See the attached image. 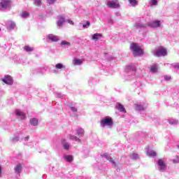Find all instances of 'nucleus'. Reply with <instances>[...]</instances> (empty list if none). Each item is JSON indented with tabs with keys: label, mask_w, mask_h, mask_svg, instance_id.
I'll list each match as a JSON object with an SVG mask.
<instances>
[{
	"label": "nucleus",
	"mask_w": 179,
	"mask_h": 179,
	"mask_svg": "<svg viewBox=\"0 0 179 179\" xmlns=\"http://www.w3.org/2000/svg\"><path fill=\"white\" fill-rule=\"evenodd\" d=\"M0 31H1V29H0Z\"/></svg>",
	"instance_id": "obj_43"
},
{
	"label": "nucleus",
	"mask_w": 179,
	"mask_h": 179,
	"mask_svg": "<svg viewBox=\"0 0 179 179\" xmlns=\"http://www.w3.org/2000/svg\"><path fill=\"white\" fill-rule=\"evenodd\" d=\"M69 138L70 141H76V142H81L80 139L75 136L69 135Z\"/></svg>",
	"instance_id": "obj_17"
},
{
	"label": "nucleus",
	"mask_w": 179,
	"mask_h": 179,
	"mask_svg": "<svg viewBox=\"0 0 179 179\" xmlns=\"http://www.w3.org/2000/svg\"><path fill=\"white\" fill-rule=\"evenodd\" d=\"M15 27H16V24L13 22H11L10 23V27H9L10 30L15 29Z\"/></svg>",
	"instance_id": "obj_26"
},
{
	"label": "nucleus",
	"mask_w": 179,
	"mask_h": 179,
	"mask_svg": "<svg viewBox=\"0 0 179 179\" xmlns=\"http://www.w3.org/2000/svg\"><path fill=\"white\" fill-rule=\"evenodd\" d=\"M1 174H2V168L0 166V177H1Z\"/></svg>",
	"instance_id": "obj_41"
},
{
	"label": "nucleus",
	"mask_w": 179,
	"mask_h": 179,
	"mask_svg": "<svg viewBox=\"0 0 179 179\" xmlns=\"http://www.w3.org/2000/svg\"><path fill=\"white\" fill-rule=\"evenodd\" d=\"M102 36L101 34H94L92 36V40L94 41H99V39Z\"/></svg>",
	"instance_id": "obj_16"
},
{
	"label": "nucleus",
	"mask_w": 179,
	"mask_h": 179,
	"mask_svg": "<svg viewBox=\"0 0 179 179\" xmlns=\"http://www.w3.org/2000/svg\"><path fill=\"white\" fill-rule=\"evenodd\" d=\"M64 68V65L61 63H58L56 64V69H62Z\"/></svg>",
	"instance_id": "obj_27"
},
{
	"label": "nucleus",
	"mask_w": 179,
	"mask_h": 179,
	"mask_svg": "<svg viewBox=\"0 0 179 179\" xmlns=\"http://www.w3.org/2000/svg\"><path fill=\"white\" fill-rule=\"evenodd\" d=\"M148 156L150 157H156V156H157V153H156V152H155V151H151L150 152H149L148 154Z\"/></svg>",
	"instance_id": "obj_24"
},
{
	"label": "nucleus",
	"mask_w": 179,
	"mask_h": 179,
	"mask_svg": "<svg viewBox=\"0 0 179 179\" xmlns=\"http://www.w3.org/2000/svg\"><path fill=\"white\" fill-rule=\"evenodd\" d=\"M12 5V0H1L0 9H9Z\"/></svg>",
	"instance_id": "obj_3"
},
{
	"label": "nucleus",
	"mask_w": 179,
	"mask_h": 179,
	"mask_svg": "<svg viewBox=\"0 0 179 179\" xmlns=\"http://www.w3.org/2000/svg\"><path fill=\"white\" fill-rule=\"evenodd\" d=\"M30 124L34 127H37V125H38V120L36 118H32L30 120Z\"/></svg>",
	"instance_id": "obj_14"
},
{
	"label": "nucleus",
	"mask_w": 179,
	"mask_h": 179,
	"mask_svg": "<svg viewBox=\"0 0 179 179\" xmlns=\"http://www.w3.org/2000/svg\"><path fill=\"white\" fill-rule=\"evenodd\" d=\"M173 68H175V69H179V64L173 66Z\"/></svg>",
	"instance_id": "obj_40"
},
{
	"label": "nucleus",
	"mask_w": 179,
	"mask_h": 179,
	"mask_svg": "<svg viewBox=\"0 0 179 179\" xmlns=\"http://www.w3.org/2000/svg\"><path fill=\"white\" fill-rule=\"evenodd\" d=\"M71 110L73 111V113H76V111H78V108H76L75 106H71Z\"/></svg>",
	"instance_id": "obj_32"
},
{
	"label": "nucleus",
	"mask_w": 179,
	"mask_h": 179,
	"mask_svg": "<svg viewBox=\"0 0 179 179\" xmlns=\"http://www.w3.org/2000/svg\"><path fill=\"white\" fill-rule=\"evenodd\" d=\"M77 134L79 136H83L85 135V130L83 129H77Z\"/></svg>",
	"instance_id": "obj_20"
},
{
	"label": "nucleus",
	"mask_w": 179,
	"mask_h": 179,
	"mask_svg": "<svg viewBox=\"0 0 179 179\" xmlns=\"http://www.w3.org/2000/svg\"><path fill=\"white\" fill-rule=\"evenodd\" d=\"M130 48H131V51H133V55H134V57H138L139 55H143V49L141 48V46H139V44L132 43L130 45Z\"/></svg>",
	"instance_id": "obj_1"
},
{
	"label": "nucleus",
	"mask_w": 179,
	"mask_h": 179,
	"mask_svg": "<svg viewBox=\"0 0 179 179\" xmlns=\"http://www.w3.org/2000/svg\"><path fill=\"white\" fill-rule=\"evenodd\" d=\"M64 159L66 162H69V163L73 162V157L72 155H66L64 156Z\"/></svg>",
	"instance_id": "obj_18"
},
{
	"label": "nucleus",
	"mask_w": 179,
	"mask_h": 179,
	"mask_svg": "<svg viewBox=\"0 0 179 179\" xmlns=\"http://www.w3.org/2000/svg\"><path fill=\"white\" fill-rule=\"evenodd\" d=\"M108 160H109V162H110V163H113V164H115V161H114V159H113V158H111V157H109V159H108Z\"/></svg>",
	"instance_id": "obj_33"
},
{
	"label": "nucleus",
	"mask_w": 179,
	"mask_h": 179,
	"mask_svg": "<svg viewBox=\"0 0 179 179\" xmlns=\"http://www.w3.org/2000/svg\"><path fill=\"white\" fill-rule=\"evenodd\" d=\"M152 5H157V0H152Z\"/></svg>",
	"instance_id": "obj_37"
},
{
	"label": "nucleus",
	"mask_w": 179,
	"mask_h": 179,
	"mask_svg": "<svg viewBox=\"0 0 179 179\" xmlns=\"http://www.w3.org/2000/svg\"><path fill=\"white\" fill-rule=\"evenodd\" d=\"M165 80H170L171 79V76H164Z\"/></svg>",
	"instance_id": "obj_36"
},
{
	"label": "nucleus",
	"mask_w": 179,
	"mask_h": 179,
	"mask_svg": "<svg viewBox=\"0 0 179 179\" xmlns=\"http://www.w3.org/2000/svg\"><path fill=\"white\" fill-rule=\"evenodd\" d=\"M62 142L63 143L64 149H65V150H69V143H66L65 140H62Z\"/></svg>",
	"instance_id": "obj_19"
},
{
	"label": "nucleus",
	"mask_w": 179,
	"mask_h": 179,
	"mask_svg": "<svg viewBox=\"0 0 179 179\" xmlns=\"http://www.w3.org/2000/svg\"><path fill=\"white\" fill-rule=\"evenodd\" d=\"M68 23H69V24H71L72 26H73V24H74L73 21H72L71 20H68Z\"/></svg>",
	"instance_id": "obj_39"
},
{
	"label": "nucleus",
	"mask_w": 179,
	"mask_h": 179,
	"mask_svg": "<svg viewBox=\"0 0 179 179\" xmlns=\"http://www.w3.org/2000/svg\"><path fill=\"white\" fill-rule=\"evenodd\" d=\"M15 173H17V174L20 176V173H22V164H20L16 165V166L15 168Z\"/></svg>",
	"instance_id": "obj_12"
},
{
	"label": "nucleus",
	"mask_w": 179,
	"mask_h": 179,
	"mask_svg": "<svg viewBox=\"0 0 179 179\" xmlns=\"http://www.w3.org/2000/svg\"><path fill=\"white\" fill-rule=\"evenodd\" d=\"M117 108L120 111L121 113H127V110H125V108L122 104L121 103H117Z\"/></svg>",
	"instance_id": "obj_13"
},
{
	"label": "nucleus",
	"mask_w": 179,
	"mask_h": 179,
	"mask_svg": "<svg viewBox=\"0 0 179 179\" xmlns=\"http://www.w3.org/2000/svg\"><path fill=\"white\" fill-rule=\"evenodd\" d=\"M62 45H71V43L66 41H62L61 42Z\"/></svg>",
	"instance_id": "obj_28"
},
{
	"label": "nucleus",
	"mask_w": 179,
	"mask_h": 179,
	"mask_svg": "<svg viewBox=\"0 0 179 179\" xmlns=\"http://www.w3.org/2000/svg\"><path fill=\"white\" fill-rule=\"evenodd\" d=\"M129 2L133 7H135L136 5H138V1L136 0H129Z\"/></svg>",
	"instance_id": "obj_23"
},
{
	"label": "nucleus",
	"mask_w": 179,
	"mask_h": 179,
	"mask_svg": "<svg viewBox=\"0 0 179 179\" xmlns=\"http://www.w3.org/2000/svg\"><path fill=\"white\" fill-rule=\"evenodd\" d=\"M35 2L36 3L37 6L41 5V0H35Z\"/></svg>",
	"instance_id": "obj_34"
},
{
	"label": "nucleus",
	"mask_w": 179,
	"mask_h": 179,
	"mask_svg": "<svg viewBox=\"0 0 179 179\" xmlns=\"http://www.w3.org/2000/svg\"><path fill=\"white\" fill-rule=\"evenodd\" d=\"M113 125H114V122L111 117H105L100 121V126L102 128H104V127H113Z\"/></svg>",
	"instance_id": "obj_2"
},
{
	"label": "nucleus",
	"mask_w": 179,
	"mask_h": 179,
	"mask_svg": "<svg viewBox=\"0 0 179 179\" xmlns=\"http://www.w3.org/2000/svg\"><path fill=\"white\" fill-rule=\"evenodd\" d=\"M29 16V13L27 11H24L21 13V17H24V19H26Z\"/></svg>",
	"instance_id": "obj_25"
},
{
	"label": "nucleus",
	"mask_w": 179,
	"mask_h": 179,
	"mask_svg": "<svg viewBox=\"0 0 179 179\" xmlns=\"http://www.w3.org/2000/svg\"><path fill=\"white\" fill-rule=\"evenodd\" d=\"M74 65H82L83 64V60L80 59H75L73 60Z\"/></svg>",
	"instance_id": "obj_15"
},
{
	"label": "nucleus",
	"mask_w": 179,
	"mask_h": 179,
	"mask_svg": "<svg viewBox=\"0 0 179 179\" xmlns=\"http://www.w3.org/2000/svg\"><path fill=\"white\" fill-rule=\"evenodd\" d=\"M173 163H174V164L179 163V157H178V155H176L175 157V159H173Z\"/></svg>",
	"instance_id": "obj_30"
},
{
	"label": "nucleus",
	"mask_w": 179,
	"mask_h": 179,
	"mask_svg": "<svg viewBox=\"0 0 179 179\" xmlns=\"http://www.w3.org/2000/svg\"><path fill=\"white\" fill-rule=\"evenodd\" d=\"M102 156L103 157H106L107 159V160H110V157H108V154L105 153V154L102 155Z\"/></svg>",
	"instance_id": "obj_35"
},
{
	"label": "nucleus",
	"mask_w": 179,
	"mask_h": 179,
	"mask_svg": "<svg viewBox=\"0 0 179 179\" xmlns=\"http://www.w3.org/2000/svg\"><path fill=\"white\" fill-rule=\"evenodd\" d=\"M150 71H151L152 72H153V73L157 72V66H152V67L150 68Z\"/></svg>",
	"instance_id": "obj_31"
},
{
	"label": "nucleus",
	"mask_w": 179,
	"mask_h": 179,
	"mask_svg": "<svg viewBox=\"0 0 179 179\" xmlns=\"http://www.w3.org/2000/svg\"><path fill=\"white\" fill-rule=\"evenodd\" d=\"M56 0H47L48 3L50 4L54 3Z\"/></svg>",
	"instance_id": "obj_38"
},
{
	"label": "nucleus",
	"mask_w": 179,
	"mask_h": 179,
	"mask_svg": "<svg viewBox=\"0 0 179 179\" xmlns=\"http://www.w3.org/2000/svg\"><path fill=\"white\" fill-rule=\"evenodd\" d=\"M158 166H159L160 171L164 170L166 169V164H164V161L163 159H159L157 162Z\"/></svg>",
	"instance_id": "obj_10"
},
{
	"label": "nucleus",
	"mask_w": 179,
	"mask_h": 179,
	"mask_svg": "<svg viewBox=\"0 0 179 179\" xmlns=\"http://www.w3.org/2000/svg\"><path fill=\"white\" fill-rule=\"evenodd\" d=\"M64 22H65V18H64V17L59 15V20L57 22V26H59V27H62V26H64Z\"/></svg>",
	"instance_id": "obj_9"
},
{
	"label": "nucleus",
	"mask_w": 179,
	"mask_h": 179,
	"mask_svg": "<svg viewBox=\"0 0 179 179\" xmlns=\"http://www.w3.org/2000/svg\"><path fill=\"white\" fill-rule=\"evenodd\" d=\"M161 24H162V22L159 20H155V21L149 22L148 26H150V27H152V29H156L157 27H160Z\"/></svg>",
	"instance_id": "obj_6"
},
{
	"label": "nucleus",
	"mask_w": 179,
	"mask_h": 179,
	"mask_svg": "<svg viewBox=\"0 0 179 179\" xmlns=\"http://www.w3.org/2000/svg\"><path fill=\"white\" fill-rule=\"evenodd\" d=\"M90 26V22L87 21L85 24L83 25V29H87Z\"/></svg>",
	"instance_id": "obj_29"
},
{
	"label": "nucleus",
	"mask_w": 179,
	"mask_h": 179,
	"mask_svg": "<svg viewBox=\"0 0 179 179\" xmlns=\"http://www.w3.org/2000/svg\"><path fill=\"white\" fill-rule=\"evenodd\" d=\"M24 50H25V51H27V52H30L33 51V50H34V48H31L29 45H26L24 47Z\"/></svg>",
	"instance_id": "obj_22"
},
{
	"label": "nucleus",
	"mask_w": 179,
	"mask_h": 179,
	"mask_svg": "<svg viewBox=\"0 0 179 179\" xmlns=\"http://www.w3.org/2000/svg\"><path fill=\"white\" fill-rule=\"evenodd\" d=\"M15 114L17 117H20L21 120L26 118V114L19 109L15 110Z\"/></svg>",
	"instance_id": "obj_8"
},
{
	"label": "nucleus",
	"mask_w": 179,
	"mask_h": 179,
	"mask_svg": "<svg viewBox=\"0 0 179 179\" xmlns=\"http://www.w3.org/2000/svg\"><path fill=\"white\" fill-rule=\"evenodd\" d=\"M3 83L6 85H13V78L10 76H5L4 79H3Z\"/></svg>",
	"instance_id": "obj_7"
},
{
	"label": "nucleus",
	"mask_w": 179,
	"mask_h": 179,
	"mask_svg": "<svg viewBox=\"0 0 179 179\" xmlns=\"http://www.w3.org/2000/svg\"><path fill=\"white\" fill-rule=\"evenodd\" d=\"M25 141H29V136L25 137Z\"/></svg>",
	"instance_id": "obj_42"
},
{
	"label": "nucleus",
	"mask_w": 179,
	"mask_h": 179,
	"mask_svg": "<svg viewBox=\"0 0 179 179\" xmlns=\"http://www.w3.org/2000/svg\"><path fill=\"white\" fill-rule=\"evenodd\" d=\"M130 159H132L133 160H136V159H138L139 158V155L136 153H132L131 155H130Z\"/></svg>",
	"instance_id": "obj_21"
},
{
	"label": "nucleus",
	"mask_w": 179,
	"mask_h": 179,
	"mask_svg": "<svg viewBox=\"0 0 179 179\" xmlns=\"http://www.w3.org/2000/svg\"><path fill=\"white\" fill-rule=\"evenodd\" d=\"M48 40H50V41H58L59 40L58 36L53 34L48 35Z\"/></svg>",
	"instance_id": "obj_11"
},
{
	"label": "nucleus",
	"mask_w": 179,
	"mask_h": 179,
	"mask_svg": "<svg viewBox=\"0 0 179 179\" xmlns=\"http://www.w3.org/2000/svg\"><path fill=\"white\" fill-rule=\"evenodd\" d=\"M106 5L108 8H110L111 9H117L120 8V2H118V0L109 1Z\"/></svg>",
	"instance_id": "obj_4"
},
{
	"label": "nucleus",
	"mask_w": 179,
	"mask_h": 179,
	"mask_svg": "<svg viewBox=\"0 0 179 179\" xmlns=\"http://www.w3.org/2000/svg\"><path fill=\"white\" fill-rule=\"evenodd\" d=\"M155 55L157 57H166V55H167V50L164 48H159L155 52Z\"/></svg>",
	"instance_id": "obj_5"
}]
</instances>
